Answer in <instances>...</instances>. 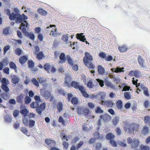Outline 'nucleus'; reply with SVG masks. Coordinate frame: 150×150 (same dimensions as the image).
I'll list each match as a JSON object with an SVG mask.
<instances>
[{"instance_id":"f257e3e1","label":"nucleus","mask_w":150,"mask_h":150,"mask_svg":"<svg viewBox=\"0 0 150 150\" xmlns=\"http://www.w3.org/2000/svg\"><path fill=\"white\" fill-rule=\"evenodd\" d=\"M96 80L101 87H103L104 86V83H105V85L108 87L112 88H114V86L112 85L111 83L108 81L107 78L105 79L104 81L99 79H97Z\"/></svg>"},{"instance_id":"f03ea898","label":"nucleus","mask_w":150,"mask_h":150,"mask_svg":"<svg viewBox=\"0 0 150 150\" xmlns=\"http://www.w3.org/2000/svg\"><path fill=\"white\" fill-rule=\"evenodd\" d=\"M20 29L21 30L23 33L25 35L28 32L30 27V25L26 21H24L21 23Z\"/></svg>"},{"instance_id":"7ed1b4c3","label":"nucleus","mask_w":150,"mask_h":150,"mask_svg":"<svg viewBox=\"0 0 150 150\" xmlns=\"http://www.w3.org/2000/svg\"><path fill=\"white\" fill-rule=\"evenodd\" d=\"M45 146L47 147H49L50 149L53 146H56V142L53 140L46 139L45 140Z\"/></svg>"},{"instance_id":"20e7f679","label":"nucleus","mask_w":150,"mask_h":150,"mask_svg":"<svg viewBox=\"0 0 150 150\" xmlns=\"http://www.w3.org/2000/svg\"><path fill=\"white\" fill-rule=\"evenodd\" d=\"M85 58L84 57L83 58V62L86 66H88L89 61H92L93 60L92 56L89 53L87 52H86L85 53Z\"/></svg>"},{"instance_id":"39448f33","label":"nucleus","mask_w":150,"mask_h":150,"mask_svg":"<svg viewBox=\"0 0 150 150\" xmlns=\"http://www.w3.org/2000/svg\"><path fill=\"white\" fill-rule=\"evenodd\" d=\"M41 94L45 98H48L50 96V94L47 90L44 89H40Z\"/></svg>"},{"instance_id":"423d86ee","label":"nucleus","mask_w":150,"mask_h":150,"mask_svg":"<svg viewBox=\"0 0 150 150\" xmlns=\"http://www.w3.org/2000/svg\"><path fill=\"white\" fill-rule=\"evenodd\" d=\"M139 144V142L138 140L134 138L132 139V142L131 144V147L134 148V150H139L137 148Z\"/></svg>"},{"instance_id":"0eeeda50","label":"nucleus","mask_w":150,"mask_h":150,"mask_svg":"<svg viewBox=\"0 0 150 150\" xmlns=\"http://www.w3.org/2000/svg\"><path fill=\"white\" fill-rule=\"evenodd\" d=\"M135 129L136 128L134 125L133 124H130L129 127H126L125 128L126 131H127L128 133L129 134H131L132 133L134 134Z\"/></svg>"},{"instance_id":"6e6552de","label":"nucleus","mask_w":150,"mask_h":150,"mask_svg":"<svg viewBox=\"0 0 150 150\" xmlns=\"http://www.w3.org/2000/svg\"><path fill=\"white\" fill-rule=\"evenodd\" d=\"M71 86L74 88L78 89L80 91L83 87L82 86H80L79 83L75 81H73L71 84Z\"/></svg>"},{"instance_id":"1a4fd4ad","label":"nucleus","mask_w":150,"mask_h":150,"mask_svg":"<svg viewBox=\"0 0 150 150\" xmlns=\"http://www.w3.org/2000/svg\"><path fill=\"white\" fill-rule=\"evenodd\" d=\"M18 16V22L19 23H21L24 21H25V20H27L28 18V16L24 13L22 14V15L19 14Z\"/></svg>"},{"instance_id":"9d476101","label":"nucleus","mask_w":150,"mask_h":150,"mask_svg":"<svg viewBox=\"0 0 150 150\" xmlns=\"http://www.w3.org/2000/svg\"><path fill=\"white\" fill-rule=\"evenodd\" d=\"M83 33H77L76 35V38L79 40L80 41L84 42L86 39V38L85 36L83 35Z\"/></svg>"},{"instance_id":"9b49d317","label":"nucleus","mask_w":150,"mask_h":150,"mask_svg":"<svg viewBox=\"0 0 150 150\" xmlns=\"http://www.w3.org/2000/svg\"><path fill=\"white\" fill-rule=\"evenodd\" d=\"M19 14L18 13H15L13 12L9 16V19L11 21H13L14 20H16V22H18V17Z\"/></svg>"},{"instance_id":"f8f14e48","label":"nucleus","mask_w":150,"mask_h":150,"mask_svg":"<svg viewBox=\"0 0 150 150\" xmlns=\"http://www.w3.org/2000/svg\"><path fill=\"white\" fill-rule=\"evenodd\" d=\"M0 96L5 100L9 99L10 97V94L8 92H5L1 93Z\"/></svg>"},{"instance_id":"ddd939ff","label":"nucleus","mask_w":150,"mask_h":150,"mask_svg":"<svg viewBox=\"0 0 150 150\" xmlns=\"http://www.w3.org/2000/svg\"><path fill=\"white\" fill-rule=\"evenodd\" d=\"M124 68L123 67L120 68L119 67H117L116 68H112L110 70L112 72L116 73H119L121 72L124 71Z\"/></svg>"},{"instance_id":"4468645a","label":"nucleus","mask_w":150,"mask_h":150,"mask_svg":"<svg viewBox=\"0 0 150 150\" xmlns=\"http://www.w3.org/2000/svg\"><path fill=\"white\" fill-rule=\"evenodd\" d=\"M100 118L101 119H103L104 122H107L110 119L111 117L110 115L107 114H105L104 115H100Z\"/></svg>"},{"instance_id":"2eb2a0df","label":"nucleus","mask_w":150,"mask_h":150,"mask_svg":"<svg viewBox=\"0 0 150 150\" xmlns=\"http://www.w3.org/2000/svg\"><path fill=\"white\" fill-rule=\"evenodd\" d=\"M60 60L59 63H63L65 62L67 59V57H65V54L63 52L62 53L59 57Z\"/></svg>"},{"instance_id":"dca6fc26","label":"nucleus","mask_w":150,"mask_h":150,"mask_svg":"<svg viewBox=\"0 0 150 150\" xmlns=\"http://www.w3.org/2000/svg\"><path fill=\"white\" fill-rule=\"evenodd\" d=\"M28 59L27 57L25 55H23L19 58V61L21 64H23L26 62Z\"/></svg>"},{"instance_id":"f3484780","label":"nucleus","mask_w":150,"mask_h":150,"mask_svg":"<svg viewBox=\"0 0 150 150\" xmlns=\"http://www.w3.org/2000/svg\"><path fill=\"white\" fill-rule=\"evenodd\" d=\"M71 76L70 75H66L65 77L64 83L66 84V85L68 86H70V84L69 83V82H70L71 81Z\"/></svg>"},{"instance_id":"a211bd4d","label":"nucleus","mask_w":150,"mask_h":150,"mask_svg":"<svg viewBox=\"0 0 150 150\" xmlns=\"http://www.w3.org/2000/svg\"><path fill=\"white\" fill-rule=\"evenodd\" d=\"M20 113L24 117H25L28 113L29 111L26 108H23L21 109L20 111Z\"/></svg>"},{"instance_id":"6ab92c4d","label":"nucleus","mask_w":150,"mask_h":150,"mask_svg":"<svg viewBox=\"0 0 150 150\" xmlns=\"http://www.w3.org/2000/svg\"><path fill=\"white\" fill-rule=\"evenodd\" d=\"M98 72L100 74L103 75L105 73L104 69L101 65H98Z\"/></svg>"},{"instance_id":"aec40b11","label":"nucleus","mask_w":150,"mask_h":150,"mask_svg":"<svg viewBox=\"0 0 150 150\" xmlns=\"http://www.w3.org/2000/svg\"><path fill=\"white\" fill-rule=\"evenodd\" d=\"M80 91L81 92L82 95L84 97L88 98L89 97V95L87 93V92L85 91V88L84 87H83L81 89Z\"/></svg>"},{"instance_id":"412c9836","label":"nucleus","mask_w":150,"mask_h":150,"mask_svg":"<svg viewBox=\"0 0 150 150\" xmlns=\"http://www.w3.org/2000/svg\"><path fill=\"white\" fill-rule=\"evenodd\" d=\"M25 35L27 37H28L32 40H34L35 38V36L33 33H29L28 32L24 35Z\"/></svg>"},{"instance_id":"4be33fe9","label":"nucleus","mask_w":150,"mask_h":150,"mask_svg":"<svg viewBox=\"0 0 150 150\" xmlns=\"http://www.w3.org/2000/svg\"><path fill=\"white\" fill-rule=\"evenodd\" d=\"M114 137L115 136L111 133H108L106 136V139L109 140L110 141L112 140Z\"/></svg>"},{"instance_id":"5701e85b","label":"nucleus","mask_w":150,"mask_h":150,"mask_svg":"<svg viewBox=\"0 0 150 150\" xmlns=\"http://www.w3.org/2000/svg\"><path fill=\"white\" fill-rule=\"evenodd\" d=\"M37 12L40 15L42 16H46L47 15V12L42 8L39 9L37 10Z\"/></svg>"},{"instance_id":"b1692460","label":"nucleus","mask_w":150,"mask_h":150,"mask_svg":"<svg viewBox=\"0 0 150 150\" xmlns=\"http://www.w3.org/2000/svg\"><path fill=\"white\" fill-rule=\"evenodd\" d=\"M12 82L14 84H17L19 81V77L16 76H14L11 80Z\"/></svg>"},{"instance_id":"393cba45","label":"nucleus","mask_w":150,"mask_h":150,"mask_svg":"<svg viewBox=\"0 0 150 150\" xmlns=\"http://www.w3.org/2000/svg\"><path fill=\"white\" fill-rule=\"evenodd\" d=\"M106 93L104 92H100L98 94V96H100V98H99L100 100L103 101L104 100V98L105 97Z\"/></svg>"},{"instance_id":"a878e982","label":"nucleus","mask_w":150,"mask_h":150,"mask_svg":"<svg viewBox=\"0 0 150 150\" xmlns=\"http://www.w3.org/2000/svg\"><path fill=\"white\" fill-rule=\"evenodd\" d=\"M116 106L117 108L119 109H121L123 106L122 101L121 100H118L116 103Z\"/></svg>"},{"instance_id":"bb28decb","label":"nucleus","mask_w":150,"mask_h":150,"mask_svg":"<svg viewBox=\"0 0 150 150\" xmlns=\"http://www.w3.org/2000/svg\"><path fill=\"white\" fill-rule=\"evenodd\" d=\"M57 108L59 112H61L63 109V105L61 102H59L57 105Z\"/></svg>"},{"instance_id":"cd10ccee","label":"nucleus","mask_w":150,"mask_h":150,"mask_svg":"<svg viewBox=\"0 0 150 150\" xmlns=\"http://www.w3.org/2000/svg\"><path fill=\"white\" fill-rule=\"evenodd\" d=\"M10 68L15 70L16 72V64L13 62H11L9 63Z\"/></svg>"},{"instance_id":"c85d7f7f","label":"nucleus","mask_w":150,"mask_h":150,"mask_svg":"<svg viewBox=\"0 0 150 150\" xmlns=\"http://www.w3.org/2000/svg\"><path fill=\"white\" fill-rule=\"evenodd\" d=\"M119 117L116 116L112 120L113 124L115 126H116L117 125V124L119 120Z\"/></svg>"},{"instance_id":"c756f323","label":"nucleus","mask_w":150,"mask_h":150,"mask_svg":"<svg viewBox=\"0 0 150 150\" xmlns=\"http://www.w3.org/2000/svg\"><path fill=\"white\" fill-rule=\"evenodd\" d=\"M58 93L60 94L66 96L67 92L62 88H60L58 90Z\"/></svg>"},{"instance_id":"7c9ffc66","label":"nucleus","mask_w":150,"mask_h":150,"mask_svg":"<svg viewBox=\"0 0 150 150\" xmlns=\"http://www.w3.org/2000/svg\"><path fill=\"white\" fill-rule=\"evenodd\" d=\"M35 121L33 120H29L28 125L30 128H32L35 125Z\"/></svg>"},{"instance_id":"2f4dec72","label":"nucleus","mask_w":150,"mask_h":150,"mask_svg":"<svg viewBox=\"0 0 150 150\" xmlns=\"http://www.w3.org/2000/svg\"><path fill=\"white\" fill-rule=\"evenodd\" d=\"M28 67L29 68L32 69L34 67L35 63L32 60H28Z\"/></svg>"},{"instance_id":"473e14b6","label":"nucleus","mask_w":150,"mask_h":150,"mask_svg":"<svg viewBox=\"0 0 150 150\" xmlns=\"http://www.w3.org/2000/svg\"><path fill=\"white\" fill-rule=\"evenodd\" d=\"M50 66L49 63H47L44 65V69L47 71L48 73L50 72Z\"/></svg>"},{"instance_id":"72a5a7b5","label":"nucleus","mask_w":150,"mask_h":150,"mask_svg":"<svg viewBox=\"0 0 150 150\" xmlns=\"http://www.w3.org/2000/svg\"><path fill=\"white\" fill-rule=\"evenodd\" d=\"M7 85H2L1 87L2 89L5 91V92H8L9 89L8 87L7 86Z\"/></svg>"},{"instance_id":"f704fd0d","label":"nucleus","mask_w":150,"mask_h":150,"mask_svg":"<svg viewBox=\"0 0 150 150\" xmlns=\"http://www.w3.org/2000/svg\"><path fill=\"white\" fill-rule=\"evenodd\" d=\"M67 59L69 64L73 66V60L69 55L67 56Z\"/></svg>"},{"instance_id":"c9c22d12","label":"nucleus","mask_w":150,"mask_h":150,"mask_svg":"<svg viewBox=\"0 0 150 150\" xmlns=\"http://www.w3.org/2000/svg\"><path fill=\"white\" fill-rule=\"evenodd\" d=\"M84 108L83 107H78L77 108V112L79 114L83 115V112Z\"/></svg>"},{"instance_id":"e433bc0d","label":"nucleus","mask_w":150,"mask_h":150,"mask_svg":"<svg viewBox=\"0 0 150 150\" xmlns=\"http://www.w3.org/2000/svg\"><path fill=\"white\" fill-rule=\"evenodd\" d=\"M138 62L139 65L142 67H144L143 65V59H142L141 57L139 56L138 57Z\"/></svg>"},{"instance_id":"4c0bfd02","label":"nucleus","mask_w":150,"mask_h":150,"mask_svg":"<svg viewBox=\"0 0 150 150\" xmlns=\"http://www.w3.org/2000/svg\"><path fill=\"white\" fill-rule=\"evenodd\" d=\"M23 98V96L21 95L18 96L16 98V100L19 103H21L22 102V99Z\"/></svg>"},{"instance_id":"58836bf2","label":"nucleus","mask_w":150,"mask_h":150,"mask_svg":"<svg viewBox=\"0 0 150 150\" xmlns=\"http://www.w3.org/2000/svg\"><path fill=\"white\" fill-rule=\"evenodd\" d=\"M39 82L41 84H43L46 82V80L45 79L44 77H40L38 79Z\"/></svg>"},{"instance_id":"ea45409f","label":"nucleus","mask_w":150,"mask_h":150,"mask_svg":"<svg viewBox=\"0 0 150 150\" xmlns=\"http://www.w3.org/2000/svg\"><path fill=\"white\" fill-rule=\"evenodd\" d=\"M31 81L34 85L36 87H38L39 86V83L38 81L36 80L35 78H33L31 79Z\"/></svg>"},{"instance_id":"a19ab883","label":"nucleus","mask_w":150,"mask_h":150,"mask_svg":"<svg viewBox=\"0 0 150 150\" xmlns=\"http://www.w3.org/2000/svg\"><path fill=\"white\" fill-rule=\"evenodd\" d=\"M134 73V76L137 78H139L142 76V73L139 71L135 70Z\"/></svg>"},{"instance_id":"79ce46f5","label":"nucleus","mask_w":150,"mask_h":150,"mask_svg":"<svg viewBox=\"0 0 150 150\" xmlns=\"http://www.w3.org/2000/svg\"><path fill=\"white\" fill-rule=\"evenodd\" d=\"M1 81L2 83V85L4 84V85H7L9 83L8 79H6L5 78H3Z\"/></svg>"},{"instance_id":"37998d69","label":"nucleus","mask_w":150,"mask_h":150,"mask_svg":"<svg viewBox=\"0 0 150 150\" xmlns=\"http://www.w3.org/2000/svg\"><path fill=\"white\" fill-rule=\"evenodd\" d=\"M78 100L76 97H73L71 100V102L73 104L76 105L78 103Z\"/></svg>"},{"instance_id":"c03bdc74","label":"nucleus","mask_w":150,"mask_h":150,"mask_svg":"<svg viewBox=\"0 0 150 150\" xmlns=\"http://www.w3.org/2000/svg\"><path fill=\"white\" fill-rule=\"evenodd\" d=\"M124 96L125 98L127 100H130L131 99V96L130 94V93L129 92L125 93Z\"/></svg>"},{"instance_id":"a18cd8bd","label":"nucleus","mask_w":150,"mask_h":150,"mask_svg":"<svg viewBox=\"0 0 150 150\" xmlns=\"http://www.w3.org/2000/svg\"><path fill=\"white\" fill-rule=\"evenodd\" d=\"M139 150H150L149 147L147 146L142 145L140 147Z\"/></svg>"},{"instance_id":"49530a36","label":"nucleus","mask_w":150,"mask_h":150,"mask_svg":"<svg viewBox=\"0 0 150 150\" xmlns=\"http://www.w3.org/2000/svg\"><path fill=\"white\" fill-rule=\"evenodd\" d=\"M16 100L14 99H11L8 100V104H9L10 105H15L16 104Z\"/></svg>"},{"instance_id":"de8ad7c7","label":"nucleus","mask_w":150,"mask_h":150,"mask_svg":"<svg viewBox=\"0 0 150 150\" xmlns=\"http://www.w3.org/2000/svg\"><path fill=\"white\" fill-rule=\"evenodd\" d=\"M106 54L103 52H100L99 54V56L100 57H101L102 59H105L106 57Z\"/></svg>"},{"instance_id":"09e8293b","label":"nucleus","mask_w":150,"mask_h":150,"mask_svg":"<svg viewBox=\"0 0 150 150\" xmlns=\"http://www.w3.org/2000/svg\"><path fill=\"white\" fill-rule=\"evenodd\" d=\"M121 86L123 88L124 91H129V89L130 87L126 85V84L125 83H122Z\"/></svg>"},{"instance_id":"8fccbe9b","label":"nucleus","mask_w":150,"mask_h":150,"mask_svg":"<svg viewBox=\"0 0 150 150\" xmlns=\"http://www.w3.org/2000/svg\"><path fill=\"white\" fill-rule=\"evenodd\" d=\"M118 49L120 52H125L127 50V47L125 46L124 45L122 47H119Z\"/></svg>"},{"instance_id":"3c124183","label":"nucleus","mask_w":150,"mask_h":150,"mask_svg":"<svg viewBox=\"0 0 150 150\" xmlns=\"http://www.w3.org/2000/svg\"><path fill=\"white\" fill-rule=\"evenodd\" d=\"M37 57L39 59H41L42 58L44 54L42 52H40L38 53L37 54Z\"/></svg>"},{"instance_id":"603ef678","label":"nucleus","mask_w":150,"mask_h":150,"mask_svg":"<svg viewBox=\"0 0 150 150\" xmlns=\"http://www.w3.org/2000/svg\"><path fill=\"white\" fill-rule=\"evenodd\" d=\"M9 27H6L4 28L3 30V34L5 35H7L9 33Z\"/></svg>"},{"instance_id":"864d4df0","label":"nucleus","mask_w":150,"mask_h":150,"mask_svg":"<svg viewBox=\"0 0 150 150\" xmlns=\"http://www.w3.org/2000/svg\"><path fill=\"white\" fill-rule=\"evenodd\" d=\"M5 121L8 123L11 122V120L9 115H7L5 117Z\"/></svg>"},{"instance_id":"5fc2aeb1","label":"nucleus","mask_w":150,"mask_h":150,"mask_svg":"<svg viewBox=\"0 0 150 150\" xmlns=\"http://www.w3.org/2000/svg\"><path fill=\"white\" fill-rule=\"evenodd\" d=\"M103 112V110L99 106L97 107L95 110V112L97 113H102Z\"/></svg>"},{"instance_id":"6e6d98bb","label":"nucleus","mask_w":150,"mask_h":150,"mask_svg":"<svg viewBox=\"0 0 150 150\" xmlns=\"http://www.w3.org/2000/svg\"><path fill=\"white\" fill-rule=\"evenodd\" d=\"M106 104L108 107H112L113 105V103L111 100L107 101L105 102Z\"/></svg>"},{"instance_id":"4d7b16f0","label":"nucleus","mask_w":150,"mask_h":150,"mask_svg":"<svg viewBox=\"0 0 150 150\" xmlns=\"http://www.w3.org/2000/svg\"><path fill=\"white\" fill-rule=\"evenodd\" d=\"M31 99L30 97L28 96H27L25 98V102L26 104H28L31 102Z\"/></svg>"},{"instance_id":"13d9d810","label":"nucleus","mask_w":150,"mask_h":150,"mask_svg":"<svg viewBox=\"0 0 150 150\" xmlns=\"http://www.w3.org/2000/svg\"><path fill=\"white\" fill-rule=\"evenodd\" d=\"M149 127L146 126H144L142 130V132L143 134H146L148 132Z\"/></svg>"},{"instance_id":"bf43d9fd","label":"nucleus","mask_w":150,"mask_h":150,"mask_svg":"<svg viewBox=\"0 0 150 150\" xmlns=\"http://www.w3.org/2000/svg\"><path fill=\"white\" fill-rule=\"evenodd\" d=\"M10 46L9 45H7L5 46L4 48V55L9 50Z\"/></svg>"},{"instance_id":"052dcab7","label":"nucleus","mask_w":150,"mask_h":150,"mask_svg":"<svg viewBox=\"0 0 150 150\" xmlns=\"http://www.w3.org/2000/svg\"><path fill=\"white\" fill-rule=\"evenodd\" d=\"M144 105L146 108H148L150 106V102L148 100H145L144 103Z\"/></svg>"},{"instance_id":"680f3d73","label":"nucleus","mask_w":150,"mask_h":150,"mask_svg":"<svg viewBox=\"0 0 150 150\" xmlns=\"http://www.w3.org/2000/svg\"><path fill=\"white\" fill-rule=\"evenodd\" d=\"M15 53L18 55H20L21 53H22V50H21L19 48H17L15 50Z\"/></svg>"},{"instance_id":"e2e57ef3","label":"nucleus","mask_w":150,"mask_h":150,"mask_svg":"<svg viewBox=\"0 0 150 150\" xmlns=\"http://www.w3.org/2000/svg\"><path fill=\"white\" fill-rule=\"evenodd\" d=\"M66 35H63L62 36V40L65 42H67L68 39V37Z\"/></svg>"},{"instance_id":"0e129e2a","label":"nucleus","mask_w":150,"mask_h":150,"mask_svg":"<svg viewBox=\"0 0 150 150\" xmlns=\"http://www.w3.org/2000/svg\"><path fill=\"white\" fill-rule=\"evenodd\" d=\"M21 131L24 134H26V135L28 136V137L30 136L29 135H27V133L28 132V130L26 128L24 127H21Z\"/></svg>"},{"instance_id":"69168bd1","label":"nucleus","mask_w":150,"mask_h":150,"mask_svg":"<svg viewBox=\"0 0 150 150\" xmlns=\"http://www.w3.org/2000/svg\"><path fill=\"white\" fill-rule=\"evenodd\" d=\"M19 112L18 110H15L13 113V115L15 117H17L19 114Z\"/></svg>"},{"instance_id":"338daca9","label":"nucleus","mask_w":150,"mask_h":150,"mask_svg":"<svg viewBox=\"0 0 150 150\" xmlns=\"http://www.w3.org/2000/svg\"><path fill=\"white\" fill-rule=\"evenodd\" d=\"M110 144L114 147H116L117 146V144L116 141L113 140L110 141Z\"/></svg>"},{"instance_id":"774afa93","label":"nucleus","mask_w":150,"mask_h":150,"mask_svg":"<svg viewBox=\"0 0 150 150\" xmlns=\"http://www.w3.org/2000/svg\"><path fill=\"white\" fill-rule=\"evenodd\" d=\"M89 112V110L88 109L86 108H84L83 112V114L86 116H87Z\"/></svg>"}]
</instances>
